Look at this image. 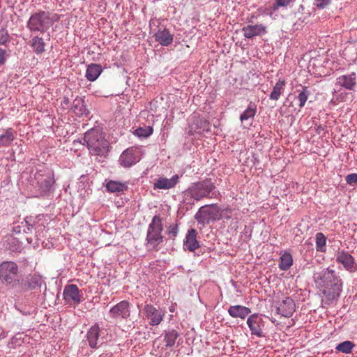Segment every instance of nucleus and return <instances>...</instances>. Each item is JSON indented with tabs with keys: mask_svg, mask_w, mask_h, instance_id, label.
I'll list each match as a JSON object with an SVG mask.
<instances>
[{
	"mask_svg": "<svg viewBox=\"0 0 357 357\" xmlns=\"http://www.w3.org/2000/svg\"><path fill=\"white\" fill-rule=\"evenodd\" d=\"M100 336V328L98 324H96L89 328L86 335V341L91 348L97 349L102 344Z\"/></svg>",
	"mask_w": 357,
	"mask_h": 357,
	"instance_id": "nucleus-17",
	"label": "nucleus"
},
{
	"mask_svg": "<svg viewBox=\"0 0 357 357\" xmlns=\"http://www.w3.org/2000/svg\"><path fill=\"white\" fill-rule=\"evenodd\" d=\"M191 130H193L194 131H195V128H194L193 125L191 126Z\"/></svg>",
	"mask_w": 357,
	"mask_h": 357,
	"instance_id": "nucleus-50",
	"label": "nucleus"
},
{
	"mask_svg": "<svg viewBox=\"0 0 357 357\" xmlns=\"http://www.w3.org/2000/svg\"><path fill=\"white\" fill-rule=\"evenodd\" d=\"M16 132L12 128H8L3 130L0 135V147L9 146L15 139Z\"/></svg>",
	"mask_w": 357,
	"mask_h": 357,
	"instance_id": "nucleus-25",
	"label": "nucleus"
},
{
	"mask_svg": "<svg viewBox=\"0 0 357 357\" xmlns=\"http://www.w3.org/2000/svg\"><path fill=\"white\" fill-rule=\"evenodd\" d=\"M8 21L6 24H3L1 26V30H0V45H6L8 42H10V36L8 34V32L6 29L7 28V24Z\"/></svg>",
	"mask_w": 357,
	"mask_h": 357,
	"instance_id": "nucleus-36",
	"label": "nucleus"
},
{
	"mask_svg": "<svg viewBox=\"0 0 357 357\" xmlns=\"http://www.w3.org/2000/svg\"><path fill=\"white\" fill-rule=\"evenodd\" d=\"M197 231L195 229L191 228L188 229V233L183 241V248L190 252H194L199 248V243L197 239Z\"/></svg>",
	"mask_w": 357,
	"mask_h": 357,
	"instance_id": "nucleus-20",
	"label": "nucleus"
},
{
	"mask_svg": "<svg viewBox=\"0 0 357 357\" xmlns=\"http://www.w3.org/2000/svg\"><path fill=\"white\" fill-rule=\"evenodd\" d=\"M179 333L175 329H169L165 331L164 340L166 342V347H172L176 342V340L179 337Z\"/></svg>",
	"mask_w": 357,
	"mask_h": 357,
	"instance_id": "nucleus-29",
	"label": "nucleus"
},
{
	"mask_svg": "<svg viewBox=\"0 0 357 357\" xmlns=\"http://www.w3.org/2000/svg\"><path fill=\"white\" fill-rule=\"evenodd\" d=\"M285 81L284 79H280L275 85L273 86V91H271L269 98L273 100H278L281 94L284 90Z\"/></svg>",
	"mask_w": 357,
	"mask_h": 357,
	"instance_id": "nucleus-31",
	"label": "nucleus"
},
{
	"mask_svg": "<svg viewBox=\"0 0 357 357\" xmlns=\"http://www.w3.org/2000/svg\"><path fill=\"white\" fill-rule=\"evenodd\" d=\"M346 181L349 185L357 184V174H350L346 176Z\"/></svg>",
	"mask_w": 357,
	"mask_h": 357,
	"instance_id": "nucleus-42",
	"label": "nucleus"
},
{
	"mask_svg": "<svg viewBox=\"0 0 357 357\" xmlns=\"http://www.w3.org/2000/svg\"><path fill=\"white\" fill-rule=\"evenodd\" d=\"M314 282L321 288L325 296L326 303H332L337 299L342 288V282L335 270L328 268H323L314 273Z\"/></svg>",
	"mask_w": 357,
	"mask_h": 357,
	"instance_id": "nucleus-1",
	"label": "nucleus"
},
{
	"mask_svg": "<svg viewBox=\"0 0 357 357\" xmlns=\"http://www.w3.org/2000/svg\"><path fill=\"white\" fill-rule=\"evenodd\" d=\"M18 273V266L13 261H3L0 264V279L3 282L11 284Z\"/></svg>",
	"mask_w": 357,
	"mask_h": 357,
	"instance_id": "nucleus-9",
	"label": "nucleus"
},
{
	"mask_svg": "<svg viewBox=\"0 0 357 357\" xmlns=\"http://www.w3.org/2000/svg\"><path fill=\"white\" fill-rule=\"evenodd\" d=\"M6 336H7V333L5 331H2L0 333V339H4L5 337H6Z\"/></svg>",
	"mask_w": 357,
	"mask_h": 357,
	"instance_id": "nucleus-47",
	"label": "nucleus"
},
{
	"mask_svg": "<svg viewBox=\"0 0 357 357\" xmlns=\"http://www.w3.org/2000/svg\"><path fill=\"white\" fill-rule=\"evenodd\" d=\"M164 230L162 218L159 215H155L149 223L146 236L145 239V246L149 251H158L165 239L162 234Z\"/></svg>",
	"mask_w": 357,
	"mask_h": 357,
	"instance_id": "nucleus-3",
	"label": "nucleus"
},
{
	"mask_svg": "<svg viewBox=\"0 0 357 357\" xmlns=\"http://www.w3.org/2000/svg\"><path fill=\"white\" fill-rule=\"evenodd\" d=\"M336 261L342 264L349 273H354L357 271V264L354 258L349 252L345 250L338 251L336 254Z\"/></svg>",
	"mask_w": 357,
	"mask_h": 357,
	"instance_id": "nucleus-13",
	"label": "nucleus"
},
{
	"mask_svg": "<svg viewBox=\"0 0 357 357\" xmlns=\"http://www.w3.org/2000/svg\"><path fill=\"white\" fill-rule=\"evenodd\" d=\"M144 314L150 319V325H159L163 319L164 313L151 304H146L144 307Z\"/></svg>",
	"mask_w": 357,
	"mask_h": 357,
	"instance_id": "nucleus-15",
	"label": "nucleus"
},
{
	"mask_svg": "<svg viewBox=\"0 0 357 357\" xmlns=\"http://www.w3.org/2000/svg\"><path fill=\"white\" fill-rule=\"evenodd\" d=\"M342 96V93H341L340 94L337 95V99L339 100L340 99L339 96Z\"/></svg>",
	"mask_w": 357,
	"mask_h": 357,
	"instance_id": "nucleus-49",
	"label": "nucleus"
},
{
	"mask_svg": "<svg viewBox=\"0 0 357 357\" xmlns=\"http://www.w3.org/2000/svg\"><path fill=\"white\" fill-rule=\"evenodd\" d=\"M33 178L32 185L40 196L47 195L53 191L55 181L52 171L47 169L38 170Z\"/></svg>",
	"mask_w": 357,
	"mask_h": 357,
	"instance_id": "nucleus-6",
	"label": "nucleus"
},
{
	"mask_svg": "<svg viewBox=\"0 0 357 357\" xmlns=\"http://www.w3.org/2000/svg\"><path fill=\"white\" fill-rule=\"evenodd\" d=\"M310 92L307 90L306 86L303 87L302 91L298 94V99L299 100V107H304L308 96H309Z\"/></svg>",
	"mask_w": 357,
	"mask_h": 357,
	"instance_id": "nucleus-39",
	"label": "nucleus"
},
{
	"mask_svg": "<svg viewBox=\"0 0 357 357\" xmlns=\"http://www.w3.org/2000/svg\"><path fill=\"white\" fill-rule=\"evenodd\" d=\"M29 289H34L40 286V279L36 275L30 277L25 284Z\"/></svg>",
	"mask_w": 357,
	"mask_h": 357,
	"instance_id": "nucleus-38",
	"label": "nucleus"
},
{
	"mask_svg": "<svg viewBox=\"0 0 357 357\" xmlns=\"http://www.w3.org/2000/svg\"><path fill=\"white\" fill-rule=\"evenodd\" d=\"M179 176L177 174L174 175L171 178L165 177H160L155 180L153 184L154 189L160 190H169L171 189L178 183Z\"/></svg>",
	"mask_w": 357,
	"mask_h": 357,
	"instance_id": "nucleus-21",
	"label": "nucleus"
},
{
	"mask_svg": "<svg viewBox=\"0 0 357 357\" xmlns=\"http://www.w3.org/2000/svg\"><path fill=\"white\" fill-rule=\"evenodd\" d=\"M229 314L233 318H240L245 319L251 310L249 307H247L241 305H231L228 309Z\"/></svg>",
	"mask_w": 357,
	"mask_h": 357,
	"instance_id": "nucleus-22",
	"label": "nucleus"
},
{
	"mask_svg": "<svg viewBox=\"0 0 357 357\" xmlns=\"http://www.w3.org/2000/svg\"><path fill=\"white\" fill-rule=\"evenodd\" d=\"M82 144H86L92 155L103 156L109 151V142L98 129H91L84 134Z\"/></svg>",
	"mask_w": 357,
	"mask_h": 357,
	"instance_id": "nucleus-4",
	"label": "nucleus"
},
{
	"mask_svg": "<svg viewBox=\"0 0 357 357\" xmlns=\"http://www.w3.org/2000/svg\"><path fill=\"white\" fill-rule=\"evenodd\" d=\"M316 250L317 252H324L326 250V237L321 232L315 235Z\"/></svg>",
	"mask_w": 357,
	"mask_h": 357,
	"instance_id": "nucleus-32",
	"label": "nucleus"
},
{
	"mask_svg": "<svg viewBox=\"0 0 357 357\" xmlns=\"http://www.w3.org/2000/svg\"><path fill=\"white\" fill-rule=\"evenodd\" d=\"M63 299L68 304H79L82 301V294H80L76 284H70L64 287L63 292Z\"/></svg>",
	"mask_w": 357,
	"mask_h": 357,
	"instance_id": "nucleus-14",
	"label": "nucleus"
},
{
	"mask_svg": "<svg viewBox=\"0 0 357 357\" xmlns=\"http://www.w3.org/2000/svg\"><path fill=\"white\" fill-rule=\"evenodd\" d=\"M153 128L151 126H146L145 128H138L134 132V134L140 138H146L152 135Z\"/></svg>",
	"mask_w": 357,
	"mask_h": 357,
	"instance_id": "nucleus-35",
	"label": "nucleus"
},
{
	"mask_svg": "<svg viewBox=\"0 0 357 357\" xmlns=\"http://www.w3.org/2000/svg\"><path fill=\"white\" fill-rule=\"evenodd\" d=\"M208 126V123L205 120H203V119H200V120H198L197 121V124L196 125V129H198V128H203V130H205V127Z\"/></svg>",
	"mask_w": 357,
	"mask_h": 357,
	"instance_id": "nucleus-45",
	"label": "nucleus"
},
{
	"mask_svg": "<svg viewBox=\"0 0 357 357\" xmlns=\"http://www.w3.org/2000/svg\"><path fill=\"white\" fill-rule=\"evenodd\" d=\"M221 210L217 204H211L202 206L195 214V219L198 223L206 225L211 222L218 221L222 218Z\"/></svg>",
	"mask_w": 357,
	"mask_h": 357,
	"instance_id": "nucleus-7",
	"label": "nucleus"
},
{
	"mask_svg": "<svg viewBox=\"0 0 357 357\" xmlns=\"http://www.w3.org/2000/svg\"><path fill=\"white\" fill-rule=\"evenodd\" d=\"M335 87L333 93H338L342 89L354 91L357 87L356 73L352 72L339 76L335 79Z\"/></svg>",
	"mask_w": 357,
	"mask_h": 357,
	"instance_id": "nucleus-8",
	"label": "nucleus"
},
{
	"mask_svg": "<svg viewBox=\"0 0 357 357\" xmlns=\"http://www.w3.org/2000/svg\"><path fill=\"white\" fill-rule=\"evenodd\" d=\"M215 185L211 178L195 182L190 184L187 190L183 192L185 201H200L204 198H212L216 197L215 191Z\"/></svg>",
	"mask_w": 357,
	"mask_h": 357,
	"instance_id": "nucleus-2",
	"label": "nucleus"
},
{
	"mask_svg": "<svg viewBox=\"0 0 357 357\" xmlns=\"http://www.w3.org/2000/svg\"><path fill=\"white\" fill-rule=\"evenodd\" d=\"M31 46L33 52L39 55L45 51V43L43 39L39 36H34L31 39Z\"/></svg>",
	"mask_w": 357,
	"mask_h": 357,
	"instance_id": "nucleus-30",
	"label": "nucleus"
},
{
	"mask_svg": "<svg viewBox=\"0 0 357 357\" xmlns=\"http://www.w3.org/2000/svg\"><path fill=\"white\" fill-rule=\"evenodd\" d=\"M243 36L246 38H252L255 36H261L267 33L266 27L262 24L247 25L242 28Z\"/></svg>",
	"mask_w": 357,
	"mask_h": 357,
	"instance_id": "nucleus-18",
	"label": "nucleus"
},
{
	"mask_svg": "<svg viewBox=\"0 0 357 357\" xmlns=\"http://www.w3.org/2000/svg\"><path fill=\"white\" fill-rule=\"evenodd\" d=\"M6 60V51L0 48V66L3 65Z\"/></svg>",
	"mask_w": 357,
	"mask_h": 357,
	"instance_id": "nucleus-44",
	"label": "nucleus"
},
{
	"mask_svg": "<svg viewBox=\"0 0 357 357\" xmlns=\"http://www.w3.org/2000/svg\"><path fill=\"white\" fill-rule=\"evenodd\" d=\"M26 239L29 244L33 242V238L31 237H26Z\"/></svg>",
	"mask_w": 357,
	"mask_h": 357,
	"instance_id": "nucleus-48",
	"label": "nucleus"
},
{
	"mask_svg": "<svg viewBox=\"0 0 357 357\" xmlns=\"http://www.w3.org/2000/svg\"><path fill=\"white\" fill-rule=\"evenodd\" d=\"M59 17L56 14L51 15L48 12L38 11L33 13L29 17L26 27L31 32H40L44 33L46 32L55 22L58 21Z\"/></svg>",
	"mask_w": 357,
	"mask_h": 357,
	"instance_id": "nucleus-5",
	"label": "nucleus"
},
{
	"mask_svg": "<svg viewBox=\"0 0 357 357\" xmlns=\"http://www.w3.org/2000/svg\"><path fill=\"white\" fill-rule=\"evenodd\" d=\"M296 310V305L293 299L287 297L277 307V312L284 317L292 316Z\"/></svg>",
	"mask_w": 357,
	"mask_h": 357,
	"instance_id": "nucleus-19",
	"label": "nucleus"
},
{
	"mask_svg": "<svg viewBox=\"0 0 357 357\" xmlns=\"http://www.w3.org/2000/svg\"><path fill=\"white\" fill-rule=\"evenodd\" d=\"M154 37L162 46H169L173 41L174 36L167 29H159L155 34Z\"/></svg>",
	"mask_w": 357,
	"mask_h": 357,
	"instance_id": "nucleus-23",
	"label": "nucleus"
},
{
	"mask_svg": "<svg viewBox=\"0 0 357 357\" xmlns=\"http://www.w3.org/2000/svg\"><path fill=\"white\" fill-rule=\"evenodd\" d=\"M324 130V126H322L321 125H319L317 126V132L318 134H320L321 132L323 131Z\"/></svg>",
	"mask_w": 357,
	"mask_h": 357,
	"instance_id": "nucleus-46",
	"label": "nucleus"
},
{
	"mask_svg": "<svg viewBox=\"0 0 357 357\" xmlns=\"http://www.w3.org/2000/svg\"><path fill=\"white\" fill-rule=\"evenodd\" d=\"M102 70L100 64L91 63L87 66L85 77L88 81L94 82L98 78Z\"/></svg>",
	"mask_w": 357,
	"mask_h": 357,
	"instance_id": "nucleus-24",
	"label": "nucleus"
},
{
	"mask_svg": "<svg viewBox=\"0 0 357 357\" xmlns=\"http://www.w3.org/2000/svg\"><path fill=\"white\" fill-rule=\"evenodd\" d=\"M295 0H275L271 8L273 11H276L280 7H287Z\"/></svg>",
	"mask_w": 357,
	"mask_h": 357,
	"instance_id": "nucleus-40",
	"label": "nucleus"
},
{
	"mask_svg": "<svg viewBox=\"0 0 357 357\" xmlns=\"http://www.w3.org/2000/svg\"><path fill=\"white\" fill-rule=\"evenodd\" d=\"M130 304L124 300L113 306L109 311V316L116 320L127 319L130 316Z\"/></svg>",
	"mask_w": 357,
	"mask_h": 357,
	"instance_id": "nucleus-10",
	"label": "nucleus"
},
{
	"mask_svg": "<svg viewBox=\"0 0 357 357\" xmlns=\"http://www.w3.org/2000/svg\"><path fill=\"white\" fill-rule=\"evenodd\" d=\"M24 231L23 234H33L35 233V237L37 240H39L43 236L42 233L45 229V226L43 224L39 223L38 217H26L24 220Z\"/></svg>",
	"mask_w": 357,
	"mask_h": 357,
	"instance_id": "nucleus-11",
	"label": "nucleus"
},
{
	"mask_svg": "<svg viewBox=\"0 0 357 357\" xmlns=\"http://www.w3.org/2000/svg\"><path fill=\"white\" fill-rule=\"evenodd\" d=\"M71 109L77 116H87L89 114L84 101L81 98H77L74 100Z\"/></svg>",
	"mask_w": 357,
	"mask_h": 357,
	"instance_id": "nucleus-27",
	"label": "nucleus"
},
{
	"mask_svg": "<svg viewBox=\"0 0 357 357\" xmlns=\"http://www.w3.org/2000/svg\"><path fill=\"white\" fill-rule=\"evenodd\" d=\"M139 160L138 152L132 149H127L121 155L120 164L125 167H130Z\"/></svg>",
	"mask_w": 357,
	"mask_h": 357,
	"instance_id": "nucleus-16",
	"label": "nucleus"
},
{
	"mask_svg": "<svg viewBox=\"0 0 357 357\" xmlns=\"http://www.w3.org/2000/svg\"><path fill=\"white\" fill-rule=\"evenodd\" d=\"M178 223L174 222L167 227V234L169 238L174 240L178 234Z\"/></svg>",
	"mask_w": 357,
	"mask_h": 357,
	"instance_id": "nucleus-37",
	"label": "nucleus"
},
{
	"mask_svg": "<svg viewBox=\"0 0 357 357\" xmlns=\"http://www.w3.org/2000/svg\"><path fill=\"white\" fill-rule=\"evenodd\" d=\"M24 231V220L18 225H14L13 232L15 234H22Z\"/></svg>",
	"mask_w": 357,
	"mask_h": 357,
	"instance_id": "nucleus-43",
	"label": "nucleus"
},
{
	"mask_svg": "<svg viewBox=\"0 0 357 357\" xmlns=\"http://www.w3.org/2000/svg\"><path fill=\"white\" fill-rule=\"evenodd\" d=\"M331 0H315L314 5L319 9L322 10L328 7Z\"/></svg>",
	"mask_w": 357,
	"mask_h": 357,
	"instance_id": "nucleus-41",
	"label": "nucleus"
},
{
	"mask_svg": "<svg viewBox=\"0 0 357 357\" xmlns=\"http://www.w3.org/2000/svg\"><path fill=\"white\" fill-rule=\"evenodd\" d=\"M354 344L349 340L344 341L338 344L336 347V349L344 354H349L351 352L352 349L354 347Z\"/></svg>",
	"mask_w": 357,
	"mask_h": 357,
	"instance_id": "nucleus-34",
	"label": "nucleus"
},
{
	"mask_svg": "<svg viewBox=\"0 0 357 357\" xmlns=\"http://www.w3.org/2000/svg\"><path fill=\"white\" fill-rule=\"evenodd\" d=\"M293 264V257L290 252L284 251L280 253L279 268L281 271H287Z\"/></svg>",
	"mask_w": 357,
	"mask_h": 357,
	"instance_id": "nucleus-28",
	"label": "nucleus"
},
{
	"mask_svg": "<svg viewBox=\"0 0 357 357\" xmlns=\"http://www.w3.org/2000/svg\"><path fill=\"white\" fill-rule=\"evenodd\" d=\"M247 324L251 331V334L259 337H265L263 333L264 321L261 315L257 313L251 314L247 319Z\"/></svg>",
	"mask_w": 357,
	"mask_h": 357,
	"instance_id": "nucleus-12",
	"label": "nucleus"
},
{
	"mask_svg": "<svg viewBox=\"0 0 357 357\" xmlns=\"http://www.w3.org/2000/svg\"><path fill=\"white\" fill-rule=\"evenodd\" d=\"M105 188L109 192L119 193L126 191L128 188L126 183L109 180L106 181Z\"/></svg>",
	"mask_w": 357,
	"mask_h": 357,
	"instance_id": "nucleus-26",
	"label": "nucleus"
},
{
	"mask_svg": "<svg viewBox=\"0 0 357 357\" xmlns=\"http://www.w3.org/2000/svg\"><path fill=\"white\" fill-rule=\"evenodd\" d=\"M256 107L251 103L248 105L247 109L241 114L240 120L243 122L249 119L254 118L256 114Z\"/></svg>",
	"mask_w": 357,
	"mask_h": 357,
	"instance_id": "nucleus-33",
	"label": "nucleus"
}]
</instances>
